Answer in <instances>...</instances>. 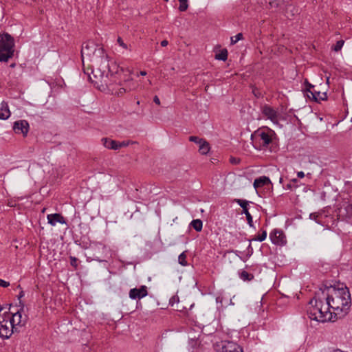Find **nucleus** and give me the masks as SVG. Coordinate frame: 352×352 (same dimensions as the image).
<instances>
[{"label":"nucleus","mask_w":352,"mask_h":352,"mask_svg":"<svg viewBox=\"0 0 352 352\" xmlns=\"http://www.w3.org/2000/svg\"><path fill=\"white\" fill-rule=\"evenodd\" d=\"M297 187L298 185L294 184L289 182V183L286 185L285 188L289 190H293L294 188H296Z\"/></svg>","instance_id":"58836bf2"},{"label":"nucleus","mask_w":352,"mask_h":352,"mask_svg":"<svg viewBox=\"0 0 352 352\" xmlns=\"http://www.w3.org/2000/svg\"><path fill=\"white\" fill-rule=\"evenodd\" d=\"M81 56L84 63L85 57H87L91 63V74L95 79H93L87 72L89 80L94 86L101 91L111 89L107 85L108 74L111 72L109 59L104 49L95 44L94 42H86L82 45Z\"/></svg>","instance_id":"f257e3e1"},{"label":"nucleus","mask_w":352,"mask_h":352,"mask_svg":"<svg viewBox=\"0 0 352 352\" xmlns=\"http://www.w3.org/2000/svg\"><path fill=\"white\" fill-rule=\"evenodd\" d=\"M254 95H255L256 97H258V96H257V93L254 92Z\"/></svg>","instance_id":"3c124183"},{"label":"nucleus","mask_w":352,"mask_h":352,"mask_svg":"<svg viewBox=\"0 0 352 352\" xmlns=\"http://www.w3.org/2000/svg\"><path fill=\"white\" fill-rule=\"evenodd\" d=\"M298 180L297 179H293L290 181V182L294 184H296V183H298Z\"/></svg>","instance_id":"49530a36"},{"label":"nucleus","mask_w":352,"mask_h":352,"mask_svg":"<svg viewBox=\"0 0 352 352\" xmlns=\"http://www.w3.org/2000/svg\"><path fill=\"white\" fill-rule=\"evenodd\" d=\"M332 352H342V351H341L340 350L337 349V350L333 351Z\"/></svg>","instance_id":"09e8293b"},{"label":"nucleus","mask_w":352,"mask_h":352,"mask_svg":"<svg viewBox=\"0 0 352 352\" xmlns=\"http://www.w3.org/2000/svg\"><path fill=\"white\" fill-rule=\"evenodd\" d=\"M24 296V292L23 291H21L19 296H18V298L19 300V302L21 301L20 299Z\"/></svg>","instance_id":"a18cd8bd"},{"label":"nucleus","mask_w":352,"mask_h":352,"mask_svg":"<svg viewBox=\"0 0 352 352\" xmlns=\"http://www.w3.org/2000/svg\"><path fill=\"white\" fill-rule=\"evenodd\" d=\"M322 216V213L313 212L309 214V218L311 220H314L318 223H320V222L318 221V218Z\"/></svg>","instance_id":"c756f323"},{"label":"nucleus","mask_w":352,"mask_h":352,"mask_svg":"<svg viewBox=\"0 0 352 352\" xmlns=\"http://www.w3.org/2000/svg\"><path fill=\"white\" fill-rule=\"evenodd\" d=\"M147 295V287L145 285H142L140 288L131 289L129 293V298L133 300L141 299Z\"/></svg>","instance_id":"2eb2a0df"},{"label":"nucleus","mask_w":352,"mask_h":352,"mask_svg":"<svg viewBox=\"0 0 352 352\" xmlns=\"http://www.w3.org/2000/svg\"><path fill=\"white\" fill-rule=\"evenodd\" d=\"M305 94L309 99L317 102H320V101L327 100V95L326 92H320V91L316 90V87L307 81H306L305 83Z\"/></svg>","instance_id":"6e6552de"},{"label":"nucleus","mask_w":352,"mask_h":352,"mask_svg":"<svg viewBox=\"0 0 352 352\" xmlns=\"http://www.w3.org/2000/svg\"><path fill=\"white\" fill-rule=\"evenodd\" d=\"M179 302V298L177 296H172L169 300V305L173 306L175 302Z\"/></svg>","instance_id":"473e14b6"},{"label":"nucleus","mask_w":352,"mask_h":352,"mask_svg":"<svg viewBox=\"0 0 352 352\" xmlns=\"http://www.w3.org/2000/svg\"><path fill=\"white\" fill-rule=\"evenodd\" d=\"M346 199L348 198L343 199L342 203L338 205L336 212L338 219L352 223V204Z\"/></svg>","instance_id":"39448f33"},{"label":"nucleus","mask_w":352,"mask_h":352,"mask_svg":"<svg viewBox=\"0 0 352 352\" xmlns=\"http://www.w3.org/2000/svg\"><path fill=\"white\" fill-rule=\"evenodd\" d=\"M178 262L182 266H187L188 263L186 261V254L185 252H182L178 256Z\"/></svg>","instance_id":"a878e982"},{"label":"nucleus","mask_w":352,"mask_h":352,"mask_svg":"<svg viewBox=\"0 0 352 352\" xmlns=\"http://www.w3.org/2000/svg\"><path fill=\"white\" fill-rule=\"evenodd\" d=\"M190 226L197 231L200 232L203 228L202 221L200 219H194L191 221Z\"/></svg>","instance_id":"5701e85b"},{"label":"nucleus","mask_w":352,"mask_h":352,"mask_svg":"<svg viewBox=\"0 0 352 352\" xmlns=\"http://www.w3.org/2000/svg\"><path fill=\"white\" fill-rule=\"evenodd\" d=\"M230 162L232 164L236 165V164H239L241 162V160L239 158H236V157H230Z\"/></svg>","instance_id":"72a5a7b5"},{"label":"nucleus","mask_w":352,"mask_h":352,"mask_svg":"<svg viewBox=\"0 0 352 352\" xmlns=\"http://www.w3.org/2000/svg\"><path fill=\"white\" fill-rule=\"evenodd\" d=\"M320 293L317 292L315 296L309 301L311 307L307 310V314L311 320H314V317L317 315V312L319 311L320 305L319 302H321L322 298L320 296Z\"/></svg>","instance_id":"f8f14e48"},{"label":"nucleus","mask_w":352,"mask_h":352,"mask_svg":"<svg viewBox=\"0 0 352 352\" xmlns=\"http://www.w3.org/2000/svg\"><path fill=\"white\" fill-rule=\"evenodd\" d=\"M10 114L8 103L4 101L1 102L0 104V119L7 120Z\"/></svg>","instance_id":"6ab92c4d"},{"label":"nucleus","mask_w":352,"mask_h":352,"mask_svg":"<svg viewBox=\"0 0 352 352\" xmlns=\"http://www.w3.org/2000/svg\"><path fill=\"white\" fill-rule=\"evenodd\" d=\"M234 201L243 208V213L245 214L248 225L250 227H254L252 217L250 213L248 208L249 201L245 199H236Z\"/></svg>","instance_id":"f3484780"},{"label":"nucleus","mask_w":352,"mask_h":352,"mask_svg":"<svg viewBox=\"0 0 352 352\" xmlns=\"http://www.w3.org/2000/svg\"><path fill=\"white\" fill-rule=\"evenodd\" d=\"M323 299L327 301L331 309L335 315H345L351 306V294L346 286L342 285L341 287L333 286L320 289Z\"/></svg>","instance_id":"f03ea898"},{"label":"nucleus","mask_w":352,"mask_h":352,"mask_svg":"<svg viewBox=\"0 0 352 352\" xmlns=\"http://www.w3.org/2000/svg\"><path fill=\"white\" fill-rule=\"evenodd\" d=\"M267 237V231L265 230H263L262 231V233L261 234H258L256 238H254V241H263Z\"/></svg>","instance_id":"cd10ccee"},{"label":"nucleus","mask_w":352,"mask_h":352,"mask_svg":"<svg viewBox=\"0 0 352 352\" xmlns=\"http://www.w3.org/2000/svg\"><path fill=\"white\" fill-rule=\"evenodd\" d=\"M101 142L103 146L108 149L118 150V142L116 140H113L108 138H102Z\"/></svg>","instance_id":"412c9836"},{"label":"nucleus","mask_w":352,"mask_h":352,"mask_svg":"<svg viewBox=\"0 0 352 352\" xmlns=\"http://www.w3.org/2000/svg\"><path fill=\"white\" fill-rule=\"evenodd\" d=\"M262 113L270 119L272 122L277 124L278 123V112L274 109L272 107L267 104H265L262 107L261 109Z\"/></svg>","instance_id":"dca6fc26"},{"label":"nucleus","mask_w":352,"mask_h":352,"mask_svg":"<svg viewBox=\"0 0 352 352\" xmlns=\"http://www.w3.org/2000/svg\"><path fill=\"white\" fill-rule=\"evenodd\" d=\"M11 67H14V64H12Z\"/></svg>","instance_id":"603ef678"},{"label":"nucleus","mask_w":352,"mask_h":352,"mask_svg":"<svg viewBox=\"0 0 352 352\" xmlns=\"http://www.w3.org/2000/svg\"><path fill=\"white\" fill-rule=\"evenodd\" d=\"M109 250L107 247L100 242H92L90 243L87 254H86L87 261L91 262L96 261L100 263L107 262L106 258L108 256Z\"/></svg>","instance_id":"7ed1b4c3"},{"label":"nucleus","mask_w":352,"mask_h":352,"mask_svg":"<svg viewBox=\"0 0 352 352\" xmlns=\"http://www.w3.org/2000/svg\"><path fill=\"white\" fill-rule=\"evenodd\" d=\"M320 305L319 311L317 312V315L314 317V320L318 322H324L328 320H330V315H331V308L327 301L324 303L322 300L321 302H319Z\"/></svg>","instance_id":"9d476101"},{"label":"nucleus","mask_w":352,"mask_h":352,"mask_svg":"<svg viewBox=\"0 0 352 352\" xmlns=\"http://www.w3.org/2000/svg\"><path fill=\"white\" fill-rule=\"evenodd\" d=\"M14 47V39L9 34H0V62H7L12 57Z\"/></svg>","instance_id":"20e7f679"},{"label":"nucleus","mask_w":352,"mask_h":352,"mask_svg":"<svg viewBox=\"0 0 352 352\" xmlns=\"http://www.w3.org/2000/svg\"><path fill=\"white\" fill-rule=\"evenodd\" d=\"M168 41H166V40H163V41L161 42V45H162V47H166V45H168Z\"/></svg>","instance_id":"c03bdc74"},{"label":"nucleus","mask_w":352,"mask_h":352,"mask_svg":"<svg viewBox=\"0 0 352 352\" xmlns=\"http://www.w3.org/2000/svg\"><path fill=\"white\" fill-rule=\"evenodd\" d=\"M129 144V142L122 141V142H118V149L127 146Z\"/></svg>","instance_id":"e433bc0d"},{"label":"nucleus","mask_w":352,"mask_h":352,"mask_svg":"<svg viewBox=\"0 0 352 352\" xmlns=\"http://www.w3.org/2000/svg\"><path fill=\"white\" fill-rule=\"evenodd\" d=\"M189 140L190 142H193L197 144L199 146V144L202 142L203 139L202 138H198L197 136H190L189 138Z\"/></svg>","instance_id":"2f4dec72"},{"label":"nucleus","mask_w":352,"mask_h":352,"mask_svg":"<svg viewBox=\"0 0 352 352\" xmlns=\"http://www.w3.org/2000/svg\"><path fill=\"white\" fill-rule=\"evenodd\" d=\"M118 43L124 49H127L128 48V46L126 44H125L122 39L120 38V37H118Z\"/></svg>","instance_id":"4c0bfd02"},{"label":"nucleus","mask_w":352,"mask_h":352,"mask_svg":"<svg viewBox=\"0 0 352 352\" xmlns=\"http://www.w3.org/2000/svg\"><path fill=\"white\" fill-rule=\"evenodd\" d=\"M239 277L244 281H250L254 278V275L243 270L239 273Z\"/></svg>","instance_id":"b1692460"},{"label":"nucleus","mask_w":352,"mask_h":352,"mask_svg":"<svg viewBox=\"0 0 352 352\" xmlns=\"http://www.w3.org/2000/svg\"><path fill=\"white\" fill-rule=\"evenodd\" d=\"M272 243L277 245H284L287 243L286 236L281 230L274 229L270 233Z\"/></svg>","instance_id":"ddd939ff"},{"label":"nucleus","mask_w":352,"mask_h":352,"mask_svg":"<svg viewBox=\"0 0 352 352\" xmlns=\"http://www.w3.org/2000/svg\"><path fill=\"white\" fill-rule=\"evenodd\" d=\"M243 36L242 33H239L236 35L232 36L230 38L231 44L234 45V44L236 43L239 41L243 39Z\"/></svg>","instance_id":"c85d7f7f"},{"label":"nucleus","mask_w":352,"mask_h":352,"mask_svg":"<svg viewBox=\"0 0 352 352\" xmlns=\"http://www.w3.org/2000/svg\"><path fill=\"white\" fill-rule=\"evenodd\" d=\"M179 2V10L180 12H185L188 8V0H178Z\"/></svg>","instance_id":"bb28decb"},{"label":"nucleus","mask_w":352,"mask_h":352,"mask_svg":"<svg viewBox=\"0 0 352 352\" xmlns=\"http://www.w3.org/2000/svg\"><path fill=\"white\" fill-rule=\"evenodd\" d=\"M217 352H243L242 347L232 341L223 340L214 345Z\"/></svg>","instance_id":"1a4fd4ad"},{"label":"nucleus","mask_w":352,"mask_h":352,"mask_svg":"<svg viewBox=\"0 0 352 352\" xmlns=\"http://www.w3.org/2000/svg\"><path fill=\"white\" fill-rule=\"evenodd\" d=\"M21 308L16 312L14 314L6 313L8 322H10L12 325V332H14V329H16V326L23 327L25 324L27 322V316H23L21 314V311L23 310L24 305L20 301L19 302Z\"/></svg>","instance_id":"0eeeda50"},{"label":"nucleus","mask_w":352,"mask_h":352,"mask_svg":"<svg viewBox=\"0 0 352 352\" xmlns=\"http://www.w3.org/2000/svg\"><path fill=\"white\" fill-rule=\"evenodd\" d=\"M252 140L256 148L261 149L267 146L272 142V138L268 132L258 129L252 134Z\"/></svg>","instance_id":"423d86ee"},{"label":"nucleus","mask_w":352,"mask_h":352,"mask_svg":"<svg viewBox=\"0 0 352 352\" xmlns=\"http://www.w3.org/2000/svg\"><path fill=\"white\" fill-rule=\"evenodd\" d=\"M344 43V42L343 40L338 41L336 45H334L333 50L336 52L340 51L343 47Z\"/></svg>","instance_id":"7c9ffc66"},{"label":"nucleus","mask_w":352,"mask_h":352,"mask_svg":"<svg viewBox=\"0 0 352 352\" xmlns=\"http://www.w3.org/2000/svg\"><path fill=\"white\" fill-rule=\"evenodd\" d=\"M47 219L48 223L53 226H56L57 223H60L61 224L66 223L65 218L59 213L48 214Z\"/></svg>","instance_id":"a211bd4d"},{"label":"nucleus","mask_w":352,"mask_h":352,"mask_svg":"<svg viewBox=\"0 0 352 352\" xmlns=\"http://www.w3.org/2000/svg\"><path fill=\"white\" fill-rule=\"evenodd\" d=\"M271 184V181L269 177L266 176H262L256 178L254 182V187L256 189L261 188L264 186H267Z\"/></svg>","instance_id":"aec40b11"},{"label":"nucleus","mask_w":352,"mask_h":352,"mask_svg":"<svg viewBox=\"0 0 352 352\" xmlns=\"http://www.w3.org/2000/svg\"><path fill=\"white\" fill-rule=\"evenodd\" d=\"M283 182V178H280V183H281Z\"/></svg>","instance_id":"8fccbe9b"},{"label":"nucleus","mask_w":352,"mask_h":352,"mask_svg":"<svg viewBox=\"0 0 352 352\" xmlns=\"http://www.w3.org/2000/svg\"><path fill=\"white\" fill-rule=\"evenodd\" d=\"M140 75L141 76H146V72L145 71H141L140 72Z\"/></svg>","instance_id":"de8ad7c7"},{"label":"nucleus","mask_w":352,"mask_h":352,"mask_svg":"<svg viewBox=\"0 0 352 352\" xmlns=\"http://www.w3.org/2000/svg\"><path fill=\"white\" fill-rule=\"evenodd\" d=\"M228 58V50L226 49L221 50L219 53L215 54L217 60H226Z\"/></svg>","instance_id":"393cba45"},{"label":"nucleus","mask_w":352,"mask_h":352,"mask_svg":"<svg viewBox=\"0 0 352 352\" xmlns=\"http://www.w3.org/2000/svg\"><path fill=\"white\" fill-rule=\"evenodd\" d=\"M153 102H154L155 104H160V99H159V98H158L157 96H155L154 97V98H153Z\"/></svg>","instance_id":"79ce46f5"},{"label":"nucleus","mask_w":352,"mask_h":352,"mask_svg":"<svg viewBox=\"0 0 352 352\" xmlns=\"http://www.w3.org/2000/svg\"><path fill=\"white\" fill-rule=\"evenodd\" d=\"M78 259L74 256H70V264L74 267H76Z\"/></svg>","instance_id":"c9c22d12"},{"label":"nucleus","mask_w":352,"mask_h":352,"mask_svg":"<svg viewBox=\"0 0 352 352\" xmlns=\"http://www.w3.org/2000/svg\"><path fill=\"white\" fill-rule=\"evenodd\" d=\"M126 89L124 88H120L118 91H116L114 93L115 95H117L118 96H122L124 93H125Z\"/></svg>","instance_id":"ea45409f"},{"label":"nucleus","mask_w":352,"mask_h":352,"mask_svg":"<svg viewBox=\"0 0 352 352\" xmlns=\"http://www.w3.org/2000/svg\"><path fill=\"white\" fill-rule=\"evenodd\" d=\"M253 248L252 247L251 244L250 243L249 245L247 248V257H250L253 254Z\"/></svg>","instance_id":"f704fd0d"},{"label":"nucleus","mask_w":352,"mask_h":352,"mask_svg":"<svg viewBox=\"0 0 352 352\" xmlns=\"http://www.w3.org/2000/svg\"><path fill=\"white\" fill-rule=\"evenodd\" d=\"M210 151L209 144L203 139L202 142L199 146V151L202 155L207 154Z\"/></svg>","instance_id":"4be33fe9"},{"label":"nucleus","mask_w":352,"mask_h":352,"mask_svg":"<svg viewBox=\"0 0 352 352\" xmlns=\"http://www.w3.org/2000/svg\"><path fill=\"white\" fill-rule=\"evenodd\" d=\"M297 176L299 178H302V177H305V173L302 171H299V172L297 173Z\"/></svg>","instance_id":"37998d69"},{"label":"nucleus","mask_w":352,"mask_h":352,"mask_svg":"<svg viewBox=\"0 0 352 352\" xmlns=\"http://www.w3.org/2000/svg\"><path fill=\"white\" fill-rule=\"evenodd\" d=\"M10 285V283L4 280L0 279V286L3 287H7Z\"/></svg>","instance_id":"a19ab883"},{"label":"nucleus","mask_w":352,"mask_h":352,"mask_svg":"<svg viewBox=\"0 0 352 352\" xmlns=\"http://www.w3.org/2000/svg\"><path fill=\"white\" fill-rule=\"evenodd\" d=\"M13 130L15 133L26 136L29 131V123L25 120H17L14 122Z\"/></svg>","instance_id":"4468645a"},{"label":"nucleus","mask_w":352,"mask_h":352,"mask_svg":"<svg viewBox=\"0 0 352 352\" xmlns=\"http://www.w3.org/2000/svg\"><path fill=\"white\" fill-rule=\"evenodd\" d=\"M12 325L8 322L6 313L0 314V338H8L12 334Z\"/></svg>","instance_id":"9b49d317"}]
</instances>
